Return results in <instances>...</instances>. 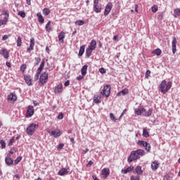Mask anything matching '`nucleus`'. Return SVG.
I'll return each mask as SVG.
<instances>
[{
  "label": "nucleus",
  "mask_w": 180,
  "mask_h": 180,
  "mask_svg": "<svg viewBox=\"0 0 180 180\" xmlns=\"http://www.w3.org/2000/svg\"><path fill=\"white\" fill-rule=\"evenodd\" d=\"M40 75H39L38 73H36L34 77V81H37L39 79V77Z\"/></svg>",
  "instance_id": "nucleus-61"
},
{
  "label": "nucleus",
  "mask_w": 180,
  "mask_h": 180,
  "mask_svg": "<svg viewBox=\"0 0 180 180\" xmlns=\"http://www.w3.org/2000/svg\"><path fill=\"white\" fill-rule=\"evenodd\" d=\"M68 172H70V167L68 168H62L60 169L58 172V175H60V176H63L64 175H67V174H68Z\"/></svg>",
  "instance_id": "nucleus-10"
},
{
  "label": "nucleus",
  "mask_w": 180,
  "mask_h": 180,
  "mask_svg": "<svg viewBox=\"0 0 180 180\" xmlns=\"http://www.w3.org/2000/svg\"><path fill=\"white\" fill-rule=\"evenodd\" d=\"M91 165H94V162L92 160H90L87 164L86 167H91Z\"/></svg>",
  "instance_id": "nucleus-59"
},
{
  "label": "nucleus",
  "mask_w": 180,
  "mask_h": 180,
  "mask_svg": "<svg viewBox=\"0 0 180 180\" xmlns=\"http://www.w3.org/2000/svg\"><path fill=\"white\" fill-rule=\"evenodd\" d=\"M134 112H135L136 115H141L143 113V111H141V110H140L139 108H136L134 110Z\"/></svg>",
  "instance_id": "nucleus-42"
},
{
  "label": "nucleus",
  "mask_w": 180,
  "mask_h": 180,
  "mask_svg": "<svg viewBox=\"0 0 180 180\" xmlns=\"http://www.w3.org/2000/svg\"><path fill=\"white\" fill-rule=\"evenodd\" d=\"M137 144H139V146H143V147L145 148V150H146L148 153L151 150V145L147 143L146 141H139Z\"/></svg>",
  "instance_id": "nucleus-5"
},
{
  "label": "nucleus",
  "mask_w": 180,
  "mask_h": 180,
  "mask_svg": "<svg viewBox=\"0 0 180 180\" xmlns=\"http://www.w3.org/2000/svg\"><path fill=\"white\" fill-rule=\"evenodd\" d=\"M87 70H88V65H84L81 69L82 75H83V77H85L86 75Z\"/></svg>",
  "instance_id": "nucleus-24"
},
{
  "label": "nucleus",
  "mask_w": 180,
  "mask_h": 180,
  "mask_svg": "<svg viewBox=\"0 0 180 180\" xmlns=\"http://www.w3.org/2000/svg\"><path fill=\"white\" fill-rule=\"evenodd\" d=\"M36 127H39V124L32 123L29 125L26 129L27 134H28V136H33V133H34Z\"/></svg>",
  "instance_id": "nucleus-3"
},
{
  "label": "nucleus",
  "mask_w": 180,
  "mask_h": 180,
  "mask_svg": "<svg viewBox=\"0 0 180 180\" xmlns=\"http://www.w3.org/2000/svg\"><path fill=\"white\" fill-rule=\"evenodd\" d=\"M15 141V136L11 138L10 141L8 143V146H12V143Z\"/></svg>",
  "instance_id": "nucleus-53"
},
{
  "label": "nucleus",
  "mask_w": 180,
  "mask_h": 180,
  "mask_svg": "<svg viewBox=\"0 0 180 180\" xmlns=\"http://www.w3.org/2000/svg\"><path fill=\"white\" fill-rule=\"evenodd\" d=\"M20 161H22V156H19L15 160L14 165H18V164L20 162Z\"/></svg>",
  "instance_id": "nucleus-37"
},
{
  "label": "nucleus",
  "mask_w": 180,
  "mask_h": 180,
  "mask_svg": "<svg viewBox=\"0 0 180 180\" xmlns=\"http://www.w3.org/2000/svg\"><path fill=\"white\" fill-rule=\"evenodd\" d=\"M158 167H160V163H158V160H155L151 164L152 171H157L158 169Z\"/></svg>",
  "instance_id": "nucleus-17"
},
{
  "label": "nucleus",
  "mask_w": 180,
  "mask_h": 180,
  "mask_svg": "<svg viewBox=\"0 0 180 180\" xmlns=\"http://www.w3.org/2000/svg\"><path fill=\"white\" fill-rule=\"evenodd\" d=\"M63 92V84H59L55 87L54 94H61Z\"/></svg>",
  "instance_id": "nucleus-20"
},
{
  "label": "nucleus",
  "mask_w": 180,
  "mask_h": 180,
  "mask_svg": "<svg viewBox=\"0 0 180 180\" xmlns=\"http://www.w3.org/2000/svg\"><path fill=\"white\" fill-rule=\"evenodd\" d=\"M94 102H95L96 103H101V101L98 98H96L94 99Z\"/></svg>",
  "instance_id": "nucleus-63"
},
{
  "label": "nucleus",
  "mask_w": 180,
  "mask_h": 180,
  "mask_svg": "<svg viewBox=\"0 0 180 180\" xmlns=\"http://www.w3.org/2000/svg\"><path fill=\"white\" fill-rule=\"evenodd\" d=\"M110 118L111 120H112L113 122H116V120H117V119H116V117H115V115H113V113H110Z\"/></svg>",
  "instance_id": "nucleus-48"
},
{
  "label": "nucleus",
  "mask_w": 180,
  "mask_h": 180,
  "mask_svg": "<svg viewBox=\"0 0 180 180\" xmlns=\"http://www.w3.org/2000/svg\"><path fill=\"white\" fill-rule=\"evenodd\" d=\"M40 61H41V58H40V57L35 58L34 65H39Z\"/></svg>",
  "instance_id": "nucleus-41"
},
{
  "label": "nucleus",
  "mask_w": 180,
  "mask_h": 180,
  "mask_svg": "<svg viewBox=\"0 0 180 180\" xmlns=\"http://www.w3.org/2000/svg\"><path fill=\"white\" fill-rule=\"evenodd\" d=\"M146 155V152L143 149H138L136 150H133L131 152L128 157L127 161L129 164L133 162V161H136V160H140V156L143 157Z\"/></svg>",
  "instance_id": "nucleus-1"
},
{
  "label": "nucleus",
  "mask_w": 180,
  "mask_h": 180,
  "mask_svg": "<svg viewBox=\"0 0 180 180\" xmlns=\"http://www.w3.org/2000/svg\"><path fill=\"white\" fill-rule=\"evenodd\" d=\"M93 9L96 13H101V12H102V7L99 6L98 5L94 6Z\"/></svg>",
  "instance_id": "nucleus-28"
},
{
  "label": "nucleus",
  "mask_w": 180,
  "mask_h": 180,
  "mask_svg": "<svg viewBox=\"0 0 180 180\" xmlns=\"http://www.w3.org/2000/svg\"><path fill=\"white\" fill-rule=\"evenodd\" d=\"M171 86H172V82H168L166 83V88L165 89V94L168 92V90L171 89Z\"/></svg>",
  "instance_id": "nucleus-30"
},
{
  "label": "nucleus",
  "mask_w": 180,
  "mask_h": 180,
  "mask_svg": "<svg viewBox=\"0 0 180 180\" xmlns=\"http://www.w3.org/2000/svg\"><path fill=\"white\" fill-rule=\"evenodd\" d=\"M70 85V80H67L65 83H64V86H68Z\"/></svg>",
  "instance_id": "nucleus-64"
},
{
  "label": "nucleus",
  "mask_w": 180,
  "mask_h": 180,
  "mask_svg": "<svg viewBox=\"0 0 180 180\" xmlns=\"http://www.w3.org/2000/svg\"><path fill=\"white\" fill-rule=\"evenodd\" d=\"M172 53L175 54L176 53V38L175 37H173L172 42Z\"/></svg>",
  "instance_id": "nucleus-14"
},
{
  "label": "nucleus",
  "mask_w": 180,
  "mask_h": 180,
  "mask_svg": "<svg viewBox=\"0 0 180 180\" xmlns=\"http://www.w3.org/2000/svg\"><path fill=\"white\" fill-rule=\"evenodd\" d=\"M17 46H18V47H20V46H22V38L20 37H18Z\"/></svg>",
  "instance_id": "nucleus-38"
},
{
  "label": "nucleus",
  "mask_w": 180,
  "mask_h": 180,
  "mask_svg": "<svg viewBox=\"0 0 180 180\" xmlns=\"http://www.w3.org/2000/svg\"><path fill=\"white\" fill-rule=\"evenodd\" d=\"M129 94V89H124L121 91L118 92L117 94V96H124L125 95H127Z\"/></svg>",
  "instance_id": "nucleus-21"
},
{
  "label": "nucleus",
  "mask_w": 180,
  "mask_h": 180,
  "mask_svg": "<svg viewBox=\"0 0 180 180\" xmlns=\"http://www.w3.org/2000/svg\"><path fill=\"white\" fill-rule=\"evenodd\" d=\"M110 89L112 87L109 84H106L103 86V89L100 92V98H103V96H106V98H109L110 96Z\"/></svg>",
  "instance_id": "nucleus-2"
},
{
  "label": "nucleus",
  "mask_w": 180,
  "mask_h": 180,
  "mask_svg": "<svg viewBox=\"0 0 180 180\" xmlns=\"http://www.w3.org/2000/svg\"><path fill=\"white\" fill-rule=\"evenodd\" d=\"M44 64H46V61L44 60V59H43L39 65V68H42L43 70V68H44Z\"/></svg>",
  "instance_id": "nucleus-51"
},
{
  "label": "nucleus",
  "mask_w": 180,
  "mask_h": 180,
  "mask_svg": "<svg viewBox=\"0 0 180 180\" xmlns=\"http://www.w3.org/2000/svg\"><path fill=\"white\" fill-rule=\"evenodd\" d=\"M50 25H51V21H49L45 26V29L46 32H51V27H50Z\"/></svg>",
  "instance_id": "nucleus-32"
},
{
  "label": "nucleus",
  "mask_w": 180,
  "mask_h": 180,
  "mask_svg": "<svg viewBox=\"0 0 180 180\" xmlns=\"http://www.w3.org/2000/svg\"><path fill=\"white\" fill-rule=\"evenodd\" d=\"M130 180H140V176H131Z\"/></svg>",
  "instance_id": "nucleus-46"
},
{
  "label": "nucleus",
  "mask_w": 180,
  "mask_h": 180,
  "mask_svg": "<svg viewBox=\"0 0 180 180\" xmlns=\"http://www.w3.org/2000/svg\"><path fill=\"white\" fill-rule=\"evenodd\" d=\"M150 74H151V71L147 70L146 72V78H148V77H150Z\"/></svg>",
  "instance_id": "nucleus-60"
},
{
  "label": "nucleus",
  "mask_w": 180,
  "mask_h": 180,
  "mask_svg": "<svg viewBox=\"0 0 180 180\" xmlns=\"http://www.w3.org/2000/svg\"><path fill=\"white\" fill-rule=\"evenodd\" d=\"M5 162L8 167L13 165V159H12V156L11 155H7L5 158Z\"/></svg>",
  "instance_id": "nucleus-9"
},
{
  "label": "nucleus",
  "mask_w": 180,
  "mask_h": 180,
  "mask_svg": "<svg viewBox=\"0 0 180 180\" xmlns=\"http://www.w3.org/2000/svg\"><path fill=\"white\" fill-rule=\"evenodd\" d=\"M7 101L10 102H16L18 101V96H16V94L15 93H11L10 95L8 96Z\"/></svg>",
  "instance_id": "nucleus-11"
},
{
  "label": "nucleus",
  "mask_w": 180,
  "mask_h": 180,
  "mask_svg": "<svg viewBox=\"0 0 180 180\" xmlns=\"http://www.w3.org/2000/svg\"><path fill=\"white\" fill-rule=\"evenodd\" d=\"M89 49H91V50H95V49H96V40H94V39L91 40Z\"/></svg>",
  "instance_id": "nucleus-25"
},
{
  "label": "nucleus",
  "mask_w": 180,
  "mask_h": 180,
  "mask_svg": "<svg viewBox=\"0 0 180 180\" xmlns=\"http://www.w3.org/2000/svg\"><path fill=\"white\" fill-rule=\"evenodd\" d=\"M92 51H94V49H91V48H87L86 49V57L87 58H89V57H91Z\"/></svg>",
  "instance_id": "nucleus-29"
},
{
  "label": "nucleus",
  "mask_w": 180,
  "mask_h": 180,
  "mask_svg": "<svg viewBox=\"0 0 180 180\" xmlns=\"http://www.w3.org/2000/svg\"><path fill=\"white\" fill-rule=\"evenodd\" d=\"M174 18H178V16H180V9L179 8H176L174 11Z\"/></svg>",
  "instance_id": "nucleus-33"
},
{
  "label": "nucleus",
  "mask_w": 180,
  "mask_h": 180,
  "mask_svg": "<svg viewBox=\"0 0 180 180\" xmlns=\"http://www.w3.org/2000/svg\"><path fill=\"white\" fill-rule=\"evenodd\" d=\"M63 148H64V143H60L58 146V150H63Z\"/></svg>",
  "instance_id": "nucleus-57"
},
{
  "label": "nucleus",
  "mask_w": 180,
  "mask_h": 180,
  "mask_svg": "<svg viewBox=\"0 0 180 180\" xmlns=\"http://www.w3.org/2000/svg\"><path fill=\"white\" fill-rule=\"evenodd\" d=\"M49 133L51 136H53V137H55V139H57V137H60V136H61V131H60L59 129L51 131Z\"/></svg>",
  "instance_id": "nucleus-15"
},
{
  "label": "nucleus",
  "mask_w": 180,
  "mask_h": 180,
  "mask_svg": "<svg viewBox=\"0 0 180 180\" xmlns=\"http://www.w3.org/2000/svg\"><path fill=\"white\" fill-rule=\"evenodd\" d=\"M27 67L26 66V64H23L20 66V71L22 72H25V70H26Z\"/></svg>",
  "instance_id": "nucleus-47"
},
{
  "label": "nucleus",
  "mask_w": 180,
  "mask_h": 180,
  "mask_svg": "<svg viewBox=\"0 0 180 180\" xmlns=\"http://www.w3.org/2000/svg\"><path fill=\"white\" fill-rule=\"evenodd\" d=\"M165 86H167V80H163L159 86V91L165 94Z\"/></svg>",
  "instance_id": "nucleus-13"
},
{
  "label": "nucleus",
  "mask_w": 180,
  "mask_h": 180,
  "mask_svg": "<svg viewBox=\"0 0 180 180\" xmlns=\"http://www.w3.org/2000/svg\"><path fill=\"white\" fill-rule=\"evenodd\" d=\"M44 15H45V16H47L49 15H50V9L49 8H45L43 9L42 11Z\"/></svg>",
  "instance_id": "nucleus-34"
},
{
  "label": "nucleus",
  "mask_w": 180,
  "mask_h": 180,
  "mask_svg": "<svg viewBox=\"0 0 180 180\" xmlns=\"http://www.w3.org/2000/svg\"><path fill=\"white\" fill-rule=\"evenodd\" d=\"M41 71H43V69L41 68H38L37 70V74H39L40 75L41 74Z\"/></svg>",
  "instance_id": "nucleus-58"
},
{
  "label": "nucleus",
  "mask_w": 180,
  "mask_h": 180,
  "mask_svg": "<svg viewBox=\"0 0 180 180\" xmlns=\"http://www.w3.org/2000/svg\"><path fill=\"white\" fill-rule=\"evenodd\" d=\"M1 15L5 16L3 20H5L6 22H8L9 19V11L3 8L1 11Z\"/></svg>",
  "instance_id": "nucleus-12"
},
{
  "label": "nucleus",
  "mask_w": 180,
  "mask_h": 180,
  "mask_svg": "<svg viewBox=\"0 0 180 180\" xmlns=\"http://www.w3.org/2000/svg\"><path fill=\"white\" fill-rule=\"evenodd\" d=\"M84 53H85V45H82L80 46L78 54L79 57H82V56L84 55Z\"/></svg>",
  "instance_id": "nucleus-26"
},
{
  "label": "nucleus",
  "mask_w": 180,
  "mask_h": 180,
  "mask_svg": "<svg viewBox=\"0 0 180 180\" xmlns=\"http://www.w3.org/2000/svg\"><path fill=\"white\" fill-rule=\"evenodd\" d=\"M34 47V46L33 45H30V47L27 49V51L28 53H30V51H32V50H33Z\"/></svg>",
  "instance_id": "nucleus-56"
},
{
  "label": "nucleus",
  "mask_w": 180,
  "mask_h": 180,
  "mask_svg": "<svg viewBox=\"0 0 180 180\" xmlns=\"http://www.w3.org/2000/svg\"><path fill=\"white\" fill-rule=\"evenodd\" d=\"M37 17L38 18V22L41 24L44 23V18H43V15H41V13H37Z\"/></svg>",
  "instance_id": "nucleus-23"
},
{
  "label": "nucleus",
  "mask_w": 180,
  "mask_h": 180,
  "mask_svg": "<svg viewBox=\"0 0 180 180\" xmlns=\"http://www.w3.org/2000/svg\"><path fill=\"white\" fill-rule=\"evenodd\" d=\"M0 54L1 56H3V57H4V58H9V52H8V49H3L1 51H0Z\"/></svg>",
  "instance_id": "nucleus-18"
},
{
  "label": "nucleus",
  "mask_w": 180,
  "mask_h": 180,
  "mask_svg": "<svg viewBox=\"0 0 180 180\" xmlns=\"http://www.w3.org/2000/svg\"><path fill=\"white\" fill-rule=\"evenodd\" d=\"M65 38V33L64 32H60V33L58 34V40L59 41H61L62 43H64V39Z\"/></svg>",
  "instance_id": "nucleus-22"
},
{
  "label": "nucleus",
  "mask_w": 180,
  "mask_h": 180,
  "mask_svg": "<svg viewBox=\"0 0 180 180\" xmlns=\"http://www.w3.org/2000/svg\"><path fill=\"white\" fill-rule=\"evenodd\" d=\"M8 37H9V35L6 34V35H4V36L2 37V40H3V41L8 40Z\"/></svg>",
  "instance_id": "nucleus-62"
},
{
  "label": "nucleus",
  "mask_w": 180,
  "mask_h": 180,
  "mask_svg": "<svg viewBox=\"0 0 180 180\" xmlns=\"http://www.w3.org/2000/svg\"><path fill=\"white\" fill-rule=\"evenodd\" d=\"M112 8H113V4H112V2H109L105 8L104 10V15L105 16H108V15H109V13H110V11H112Z\"/></svg>",
  "instance_id": "nucleus-6"
},
{
  "label": "nucleus",
  "mask_w": 180,
  "mask_h": 180,
  "mask_svg": "<svg viewBox=\"0 0 180 180\" xmlns=\"http://www.w3.org/2000/svg\"><path fill=\"white\" fill-rule=\"evenodd\" d=\"M158 11V6L157 5H154L153 6H152V12H153V13H155V12H157Z\"/></svg>",
  "instance_id": "nucleus-44"
},
{
  "label": "nucleus",
  "mask_w": 180,
  "mask_h": 180,
  "mask_svg": "<svg viewBox=\"0 0 180 180\" xmlns=\"http://www.w3.org/2000/svg\"><path fill=\"white\" fill-rule=\"evenodd\" d=\"M153 115V108H149L148 111L145 113L146 117H150Z\"/></svg>",
  "instance_id": "nucleus-35"
},
{
  "label": "nucleus",
  "mask_w": 180,
  "mask_h": 180,
  "mask_svg": "<svg viewBox=\"0 0 180 180\" xmlns=\"http://www.w3.org/2000/svg\"><path fill=\"white\" fill-rule=\"evenodd\" d=\"M143 137H146V139H148V137H150V133L148 131H147V129L143 128Z\"/></svg>",
  "instance_id": "nucleus-31"
},
{
  "label": "nucleus",
  "mask_w": 180,
  "mask_h": 180,
  "mask_svg": "<svg viewBox=\"0 0 180 180\" xmlns=\"http://www.w3.org/2000/svg\"><path fill=\"white\" fill-rule=\"evenodd\" d=\"M24 80L28 86H32V85H33V83H32V79L30 75H24Z\"/></svg>",
  "instance_id": "nucleus-8"
},
{
  "label": "nucleus",
  "mask_w": 180,
  "mask_h": 180,
  "mask_svg": "<svg viewBox=\"0 0 180 180\" xmlns=\"http://www.w3.org/2000/svg\"><path fill=\"white\" fill-rule=\"evenodd\" d=\"M34 115V108L32 105H29L27 107L26 116L29 117H32Z\"/></svg>",
  "instance_id": "nucleus-7"
},
{
  "label": "nucleus",
  "mask_w": 180,
  "mask_h": 180,
  "mask_svg": "<svg viewBox=\"0 0 180 180\" xmlns=\"http://www.w3.org/2000/svg\"><path fill=\"white\" fill-rule=\"evenodd\" d=\"M49 81V73L42 72L39 77V85H44Z\"/></svg>",
  "instance_id": "nucleus-4"
},
{
  "label": "nucleus",
  "mask_w": 180,
  "mask_h": 180,
  "mask_svg": "<svg viewBox=\"0 0 180 180\" xmlns=\"http://www.w3.org/2000/svg\"><path fill=\"white\" fill-rule=\"evenodd\" d=\"M30 45L34 46V37H32V38L30 39Z\"/></svg>",
  "instance_id": "nucleus-55"
},
{
  "label": "nucleus",
  "mask_w": 180,
  "mask_h": 180,
  "mask_svg": "<svg viewBox=\"0 0 180 180\" xmlns=\"http://www.w3.org/2000/svg\"><path fill=\"white\" fill-rule=\"evenodd\" d=\"M99 72H101V74H106V70H105V68H101L99 69Z\"/></svg>",
  "instance_id": "nucleus-54"
},
{
  "label": "nucleus",
  "mask_w": 180,
  "mask_h": 180,
  "mask_svg": "<svg viewBox=\"0 0 180 180\" xmlns=\"http://www.w3.org/2000/svg\"><path fill=\"white\" fill-rule=\"evenodd\" d=\"M84 23H85V22H84V20H79L75 22V24L78 25V26H82V25H84Z\"/></svg>",
  "instance_id": "nucleus-40"
},
{
  "label": "nucleus",
  "mask_w": 180,
  "mask_h": 180,
  "mask_svg": "<svg viewBox=\"0 0 180 180\" xmlns=\"http://www.w3.org/2000/svg\"><path fill=\"white\" fill-rule=\"evenodd\" d=\"M8 23V21H6L5 20H0V27L2 26V25H6Z\"/></svg>",
  "instance_id": "nucleus-52"
},
{
  "label": "nucleus",
  "mask_w": 180,
  "mask_h": 180,
  "mask_svg": "<svg viewBox=\"0 0 180 180\" xmlns=\"http://www.w3.org/2000/svg\"><path fill=\"white\" fill-rule=\"evenodd\" d=\"M135 172L136 174L139 175H143V169H141V166H137L135 168Z\"/></svg>",
  "instance_id": "nucleus-27"
},
{
  "label": "nucleus",
  "mask_w": 180,
  "mask_h": 180,
  "mask_svg": "<svg viewBox=\"0 0 180 180\" xmlns=\"http://www.w3.org/2000/svg\"><path fill=\"white\" fill-rule=\"evenodd\" d=\"M152 53H153L154 54H155L157 56H161V53H162V51L160 49H156Z\"/></svg>",
  "instance_id": "nucleus-36"
},
{
  "label": "nucleus",
  "mask_w": 180,
  "mask_h": 180,
  "mask_svg": "<svg viewBox=\"0 0 180 180\" xmlns=\"http://www.w3.org/2000/svg\"><path fill=\"white\" fill-rule=\"evenodd\" d=\"M0 144L1 146V148H5V147H6V143H5V141L4 140H1L0 141Z\"/></svg>",
  "instance_id": "nucleus-45"
},
{
  "label": "nucleus",
  "mask_w": 180,
  "mask_h": 180,
  "mask_svg": "<svg viewBox=\"0 0 180 180\" xmlns=\"http://www.w3.org/2000/svg\"><path fill=\"white\" fill-rule=\"evenodd\" d=\"M134 170V166H129L127 169H122L121 170L122 174H127L129 172H133Z\"/></svg>",
  "instance_id": "nucleus-16"
},
{
  "label": "nucleus",
  "mask_w": 180,
  "mask_h": 180,
  "mask_svg": "<svg viewBox=\"0 0 180 180\" xmlns=\"http://www.w3.org/2000/svg\"><path fill=\"white\" fill-rule=\"evenodd\" d=\"M162 18H164V13H159L157 16L158 20H162Z\"/></svg>",
  "instance_id": "nucleus-39"
},
{
  "label": "nucleus",
  "mask_w": 180,
  "mask_h": 180,
  "mask_svg": "<svg viewBox=\"0 0 180 180\" xmlns=\"http://www.w3.org/2000/svg\"><path fill=\"white\" fill-rule=\"evenodd\" d=\"M18 15L21 16V18H26V13H25V11H19Z\"/></svg>",
  "instance_id": "nucleus-43"
},
{
  "label": "nucleus",
  "mask_w": 180,
  "mask_h": 180,
  "mask_svg": "<svg viewBox=\"0 0 180 180\" xmlns=\"http://www.w3.org/2000/svg\"><path fill=\"white\" fill-rule=\"evenodd\" d=\"M58 119L59 120H63V119H64V114H63V112H60L58 115Z\"/></svg>",
  "instance_id": "nucleus-49"
},
{
  "label": "nucleus",
  "mask_w": 180,
  "mask_h": 180,
  "mask_svg": "<svg viewBox=\"0 0 180 180\" xmlns=\"http://www.w3.org/2000/svg\"><path fill=\"white\" fill-rule=\"evenodd\" d=\"M15 153H16V148H13L11 149L8 155H12V154H15Z\"/></svg>",
  "instance_id": "nucleus-50"
},
{
  "label": "nucleus",
  "mask_w": 180,
  "mask_h": 180,
  "mask_svg": "<svg viewBox=\"0 0 180 180\" xmlns=\"http://www.w3.org/2000/svg\"><path fill=\"white\" fill-rule=\"evenodd\" d=\"M110 174V170L108 168H104L101 170V175H103L104 178H108Z\"/></svg>",
  "instance_id": "nucleus-19"
}]
</instances>
